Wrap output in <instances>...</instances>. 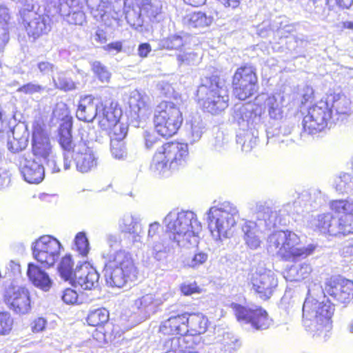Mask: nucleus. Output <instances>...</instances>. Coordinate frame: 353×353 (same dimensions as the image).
Instances as JSON below:
<instances>
[{
  "label": "nucleus",
  "instance_id": "obj_1",
  "mask_svg": "<svg viewBox=\"0 0 353 353\" xmlns=\"http://www.w3.org/2000/svg\"><path fill=\"white\" fill-rule=\"evenodd\" d=\"M327 293L335 301L348 303L353 299V281L341 276L327 279L325 288L318 284L308 287V296L303 304V321L305 327L313 336L326 339L332 329L331 317L334 307L329 301H320L316 297H322Z\"/></svg>",
  "mask_w": 353,
  "mask_h": 353
},
{
  "label": "nucleus",
  "instance_id": "obj_2",
  "mask_svg": "<svg viewBox=\"0 0 353 353\" xmlns=\"http://www.w3.org/2000/svg\"><path fill=\"white\" fill-rule=\"evenodd\" d=\"M163 224L176 245L189 248L198 244L202 226L192 211L173 210L165 216Z\"/></svg>",
  "mask_w": 353,
  "mask_h": 353
},
{
  "label": "nucleus",
  "instance_id": "obj_3",
  "mask_svg": "<svg viewBox=\"0 0 353 353\" xmlns=\"http://www.w3.org/2000/svg\"><path fill=\"white\" fill-rule=\"evenodd\" d=\"M315 248L312 244L302 245L300 237L290 230L272 232L267 240L268 252L288 261H296L306 258L314 252Z\"/></svg>",
  "mask_w": 353,
  "mask_h": 353
},
{
  "label": "nucleus",
  "instance_id": "obj_4",
  "mask_svg": "<svg viewBox=\"0 0 353 353\" xmlns=\"http://www.w3.org/2000/svg\"><path fill=\"white\" fill-rule=\"evenodd\" d=\"M234 119L243 130L236 137V142L245 152H250L258 142V128L261 125V110L253 104L236 105Z\"/></svg>",
  "mask_w": 353,
  "mask_h": 353
},
{
  "label": "nucleus",
  "instance_id": "obj_5",
  "mask_svg": "<svg viewBox=\"0 0 353 353\" xmlns=\"http://www.w3.org/2000/svg\"><path fill=\"white\" fill-rule=\"evenodd\" d=\"M208 228L213 239L221 241L230 237L239 218L237 207L224 201L212 206L207 212Z\"/></svg>",
  "mask_w": 353,
  "mask_h": 353
},
{
  "label": "nucleus",
  "instance_id": "obj_6",
  "mask_svg": "<svg viewBox=\"0 0 353 353\" xmlns=\"http://www.w3.org/2000/svg\"><path fill=\"white\" fill-rule=\"evenodd\" d=\"M188 145L171 142L162 145L154 155L150 168L159 175L183 167L188 158Z\"/></svg>",
  "mask_w": 353,
  "mask_h": 353
},
{
  "label": "nucleus",
  "instance_id": "obj_7",
  "mask_svg": "<svg viewBox=\"0 0 353 353\" xmlns=\"http://www.w3.org/2000/svg\"><path fill=\"white\" fill-rule=\"evenodd\" d=\"M197 97L203 108L212 114H218L228 106L229 96L223 80L217 76L205 77L197 90Z\"/></svg>",
  "mask_w": 353,
  "mask_h": 353
},
{
  "label": "nucleus",
  "instance_id": "obj_8",
  "mask_svg": "<svg viewBox=\"0 0 353 353\" xmlns=\"http://www.w3.org/2000/svg\"><path fill=\"white\" fill-rule=\"evenodd\" d=\"M181 104L176 101H164L157 107L154 123L157 132L163 137L175 134L183 123Z\"/></svg>",
  "mask_w": 353,
  "mask_h": 353
},
{
  "label": "nucleus",
  "instance_id": "obj_9",
  "mask_svg": "<svg viewBox=\"0 0 353 353\" xmlns=\"http://www.w3.org/2000/svg\"><path fill=\"white\" fill-rule=\"evenodd\" d=\"M32 4L27 3L20 10V21L28 36L35 41L51 30V19L48 14L36 12Z\"/></svg>",
  "mask_w": 353,
  "mask_h": 353
},
{
  "label": "nucleus",
  "instance_id": "obj_10",
  "mask_svg": "<svg viewBox=\"0 0 353 353\" xmlns=\"http://www.w3.org/2000/svg\"><path fill=\"white\" fill-rule=\"evenodd\" d=\"M329 121L336 123L339 118H335L332 110L328 108L327 102L321 99L308 109L307 114L303 119V128L308 134H316L323 130Z\"/></svg>",
  "mask_w": 353,
  "mask_h": 353
},
{
  "label": "nucleus",
  "instance_id": "obj_11",
  "mask_svg": "<svg viewBox=\"0 0 353 353\" xmlns=\"http://www.w3.org/2000/svg\"><path fill=\"white\" fill-rule=\"evenodd\" d=\"M332 210L345 213L341 217L332 215L329 234L331 236L347 235L353 233V200H336L330 204Z\"/></svg>",
  "mask_w": 353,
  "mask_h": 353
},
{
  "label": "nucleus",
  "instance_id": "obj_12",
  "mask_svg": "<svg viewBox=\"0 0 353 353\" xmlns=\"http://www.w3.org/2000/svg\"><path fill=\"white\" fill-rule=\"evenodd\" d=\"M60 249V242L48 235L41 236L32 245L33 257L46 268L54 265L59 258Z\"/></svg>",
  "mask_w": 353,
  "mask_h": 353
},
{
  "label": "nucleus",
  "instance_id": "obj_13",
  "mask_svg": "<svg viewBox=\"0 0 353 353\" xmlns=\"http://www.w3.org/2000/svg\"><path fill=\"white\" fill-rule=\"evenodd\" d=\"M252 290L263 300L269 299L278 286L276 274L259 264L250 277Z\"/></svg>",
  "mask_w": 353,
  "mask_h": 353
},
{
  "label": "nucleus",
  "instance_id": "obj_14",
  "mask_svg": "<svg viewBox=\"0 0 353 353\" xmlns=\"http://www.w3.org/2000/svg\"><path fill=\"white\" fill-rule=\"evenodd\" d=\"M3 300L14 313L25 315L31 311L30 292L24 285L11 283L6 288Z\"/></svg>",
  "mask_w": 353,
  "mask_h": 353
},
{
  "label": "nucleus",
  "instance_id": "obj_15",
  "mask_svg": "<svg viewBox=\"0 0 353 353\" xmlns=\"http://www.w3.org/2000/svg\"><path fill=\"white\" fill-rule=\"evenodd\" d=\"M257 77L251 65H245L238 68L232 80L234 94L240 100H245L256 91Z\"/></svg>",
  "mask_w": 353,
  "mask_h": 353
},
{
  "label": "nucleus",
  "instance_id": "obj_16",
  "mask_svg": "<svg viewBox=\"0 0 353 353\" xmlns=\"http://www.w3.org/2000/svg\"><path fill=\"white\" fill-rule=\"evenodd\" d=\"M32 152L37 159L46 162V166L52 173L59 172L49 138L39 128L34 129L32 132Z\"/></svg>",
  "mask_w": 353,
  "mask_h": 353
},
{
  "label": "nucleus",
  "instance_id": "obj_17",
  "mask_svg": "<svg viewBox=\"0 0 353 353\" xmlns=\"http://www.w3.org/2000/svg\"><path fill=\"white\" fill-rule=\"evenodd\" d=\"M172 296V294L170 292H166L162 294H145L134 300L131 307L134 314L141 319L145 320L155 314L163 303Z\"/></svg>",
  "mask_w": 353,
  "mask_h": 353
},
{
  "label": "nucleus",
  "instance_id": "obj_18",
  "mask_svg": "<svg viewBox=\"0 0 353 353\" xmlns=\"http://www.w3.org/2000/svg\"><path fill=\"white\" fill-rule=\"evenodd\" d=\"M231 307L239 321L250 323L256 330H266L271 324L267 312L261 307L247 308L236 303H232Z\"/></svg>",
  "mask_w": 353,
  "mask_h": 353
},
{
  "label": "nucleus",
  "instance_id": "obj_19",
  "mask_svg": "<svg viewBox=\"0 0 353 353\" xmlns=\"http://www.w3.org/2000/svg\"><path fill=\"white\" fill-rule=\"evenodd\" d=\"M296 201L293 203H288L283 205L282 208L279 211L273 210L270 207L264 204H259L256 206V218L258 220L263 221L265 226L268 229L276 227L278 225H282V220L279 216V214L282 212L287 214H294L299 212L296 206Z\"/></svg>",
  "mask_w": 353,
  "mask_h": 353
},
{
  "label": "nucleus",
  "instance_id": "obj_20",
  "mask_svg": "<svg viewBox=\"0 0 353 353\" xmlns=\"http://www.w3.org/2000/svg\"><path fill=\"white\" fill-rule=\"evenodd\" d=\"M19 169L23 179L29 183L38 184L44 179L45 172L42 162L37 161L29 154L19 157Z\"/></svg>",
  "mask_w": 353,
  "mask_h": 353
},
{
  "label": "nucleus",
  "instance_id": "obj_21",
  "mask_svg": "<svg viewBox=\"0 0 353 353\" xmlns=\"http://www.w3.org/2000/svg\"><path fill=\"white\" fill-rule=\"evenodd\" d=\"M74 153L76 168L80 172L86 173L97 167V157L85 141L75 145Z\"/></svg>",
  "mask_w": 353,
  "mask_h": 353
},
{
  "label": "nucleus",
  "instance_id": "obj_22",
  "mask_svg": "<svg viewBox=\"0 0 353 353\" xmlns=\"http://www.w3.org/2000/svg\"><path fill=\"white\" fill-rule=\"evenodd\" d=\"M99 279V274L97 270L88 263H84L79 267L77 266L76 274L72 283L83 290H91L98 287Z\"/></svg>",
  "mask_w": 353,
  "mask_h": 353
},
{
  "label": "nucleus",
  "instance_id": "obj_23",
  "mask_svg": "<svg viewBox=\"0 0 353 353\" xmlns=\"http://www.w3.org/2000/svg\"><path fill=\"white\" fill-rule=\"evenodd\" d=\"M121 114V110L118 108L117 103L101 102L97 117L99 127L104 131H108L119 121Z\"/></svg>",
  "mask_w": 353,
  "mask_h": 353
},
{
  "label": "nucleus",
  "instance_id": "obj_24",
  "mask_svg": "<svg viewBox=\"0 0 353 353\" xmlns=\"http://www.w3.org/2000/svg\"><path fill=\"white\" fill-rule=\"evenodd\" d=\"M148 244L149 251L157 261L165 260L168 254L174 249L176 242L167 231L159 236L158 239L151 241Z\"/></svg>",
  "mask_w": 353,
  "mask_h": 353
},
{
  "label": "nucleus",
  "instance_id": "obj_25",
  "mask_svg": "<svg viewBox=\"0 0 353 353\" xmlns=\"http://www.w3.org/2000/svg\"><path fill=\"white\" fill-rule=\"evenodd\" d=\"M101 101L91 94L80 98L76 115L78 119L92 122L98 117Z\"/></svg>",
  "mask_w": 353,
  "mask_h": 353
},
{
  "label": "nucleus",
  "instance_id": "obj_26",
  "mask_svg": "<svg viewBox=\"0 0 353 353\" xmlns=\"http://www.w3.org/2000/svg\"><path fill=\"white\" fill-rule=\"evenodd\" d=\"M141 219L136 214L125 213L120 217L118 221L119 230L123 233L131 235L134 243H141Z\"/></svg>",
  "mask_w": 353,
  "mask_h": 353
},
{
  "label": "nucleus",
  "instance_id": "obj_27",
  "mask_svg": "<svg viewBox=\"0 0 353 353\" xmlns=\"http://www.w3.org/2000/svg\"><path fill=\"white\" fill-rule=\"evenodd\" d=\"M103 258L105 259L104 268L137 270L131 254L124 250L110 251L104 255Z\"/></svg>",
  "mask_w": 353,
  "mask_h": 353
},
{
  "label": "nucleus",
  "instance_id": "obj_28",
  "mask_svg": "<svg viewBox=\"0 0 353 353\" xmlns=\"http://www.w3.org/2000/svg\"><path fill=\"white\" fill-rule=\"evenodd\" d=\"M104 276L107 284L112 288H123L129 281L137 279V270L103 268Z\"/></svg>",
  "mask_w": 353,
  "mask_h": 353
},
{
  "label": "nucleus",
  "instance_id": "obj_29",
  "mask_svg": "<svg viewBox=\"0 0 353 353\" xmlns=\"http://www.w3.org/2000/svg\"><path fill=\"white\" fill-rule=\"evenodd\" d=\"M54 13L63 17L70 24L82 26L85 21V16L80 10L79 3H74L69 1L62 3L54 10Z\"/></svg>",
  "mask_w": 353,
  "mask_h": 353
},
{
  "label": "nucleus",
  "instance_id": "obj_30",
  "mask_svg": "<svg viewBox=\"0 0 353 353\" xmlns=\"http://www.w3.org/2000/svg\"><path fill=\"white\" fill-rule=\"evenodd\" d=\"M128 104L132 113L137 118L143 119L150 113L149 97L137 90L130 92Z\"/></svg>",
  "mask_w": 353,
  "mask_h": 353
},
{
  "label": "nucleus",
  "instance_id": "obj_31",
  "mask_svg": "<svg viewBox=\"0 0 353 353\" xmlns=\"http://www.w3.org/2000/svg\"><path fill=\"white\" fill-rule=\"evenodd\" d=\"M27 276L34 287L44 292L49 291L52 285V281L48 274L34 263H28Z\"/></svg>",
  "mask_w": 353,
  "mask_h": 353
},
{
  "label": "nucleus",
  "instance_id": "obj_32",
  "mask_svg": "<svg viewBox=\"0 0 353 353\" xmlns=\"http://www.w3.org/2000/svg\"><path fill=\"white\" fill-rule=\"evenodd\" d=\"M123 9L126 21L130 26L136 30L141 28L144 22L141 1L125 0Z\"/></svg>",
  "mask_w": 353,
  "mask_h": 353
},
{
  "label": "nucleus",
  "instance_id": "obj_33",
  "mask_svg": "<svg viewBox=\"0 0 353 353\" xmlns=\"http://www.w3.org/2000/svg\"><path fill=\"white\" fill-rule=\"evenodd\" d=\"M327 107L332 110L335 118L340 119L341 116L349 114L351 112V101L345 95L341 94H331L324 99Z\"/></svg>",
  "mask_w": 353,
  "mask_h": 353
},
{
  "label": "nucleus",
  "instance_id": "obj_34",
  "mask_svg": "<svg viewBox=\"0 0 353 353\" xmlns=\"http://www.w3.org/2000/svg\"><path fill=\"white\" fill-rule=\"evenodd\" d=\"M183 321L185 316L183 314L171 316L161 323L159 332L164 335H183L188 333L187 326Z\"/></svg>",
  "mask_w": 353,
  "mask_h": 353
},
{
  "label": "nucleus",
  "instance_id": "obj_35",
  "mask_svg": "<svg viewBox=\"0 0 353 353\" xmlns=\"http://www.w3.org/2000/svg\"><path fill=\"white\" fill-rule=\"evenodd\" d=\"M12 139L8 143V149L12 152H19L28 145L29 133L23 124L15 125L12 131Z\"/></svg>",
  "mask_w": 353,
  "mask_h": 353
},
{
  "label": "nucleus",
  "instance_id": "obj_36",
  "mask_svg": "<svg viewBox=\"0 0 353 353\" xmlns=\"http://www.w3.org/2000/svg\"><path fill=\"white\" fill-rule=\"evenodd\" d=\"M185 316L184 324L187 326L188 333L191 335L201 334L205 332L208 320L201 313L183 314Z\"/></svg>",
  "mask_w": 353,
  "mask_h": 353
},
{
  "label": "nucleus",
  "instance_id": "obj_37",
  "mask_svg": "<svg viewBox=\"0 0 353 353\" xmlns=\"http://www.w3.org/2000/svg\"><path fill=\"white\" fill-rule=\"evenodd\" d=\"M190 44V36L183 32L169 34L160 41V46L165 49L181 51Z\"/></svg>",
  "mask_w": 353,
  "mask_h": 353
},
{
  "label": "nucleus",
  "instance_id": "obj_38",
  "mask_svg": "<svg viewBox=\"0 0 353 353\" xmlns=\"http://www.w3.org/2000/svg\"><path fill=\"white\" fill-rule=\"evenodd\" d=\"M285 98L281 94L269 97L265 101V108L272 119H281L284 114Z\"/></svg>",
  "mask_w": 353,
  "mask_h": 353
},
{
  "label": "nucleus",
  "instance_id": "obj_39",
  "mask_svg": "<svg viewBox=\"0 0 353 353\" xmlns=\"http://www.w3.org/2000/svg\"><path fill=\"white\" fill-rule=\"evenodd\" d=\"M213 21V17L202 12H193L186 14L182 19L183 26L188 28H203L209 26Z\"/></svg>",
  "mask_w": 353,
  "mask_h": 353
},
{
  "label": "nucleus",
  "instance_id": "obj_40",
  "mask_svg": "<svg viewBox=\"0 0 353 353\" xmlns=\"http://www.w3.org/2000/svg\"><path fill=\"white\" fill-rule=\"evenodd\" d=\"M244 240L246 245L252 250H256L261 246V241L258 235L256 223L254 221H246L242 225Z\"/></svg>",
  "mask_w": 353,
  "mask_h": 353
},
{
  "label": "nucleus",
  "instance_id": "obj_41",
  "mask_svg": "<svg viewBox=\"0 0 353 353\" xmlns=\"http://www.w3.org/2000/svg\"><path fill=\"white\" fill-rule=\"evenodd\" d=\"M72 126V122L69 119H65L59 126V142L63 150L68 152H74L75 149L71 134Z\"/></svg>",
  "mask_w": 353,
  "mask_h": 353
},
{
  "label": "nucleus",
  "instance_id": "obj_42",
  "mask_svg": "<svg viewBox=\"0 0 353 353\" xmlns=\"http://www.w3.org/2000/svg\"><path fill=\"white\" fill-rule=\"evenodd\" d=\"M10 16L8 9L0 5V52L9 41V21Z\"/></svg>",
  "mask_w": 353,
  "mask_h": 353
},
{
  "label": "nucleus",
  "instance_id": "obj_43",
  "mask_svg": "<svg viewBox=\"0 0 353 353\" xmlns=\"http://www.w3.org/2000/svg\"><path fill=\"white\" fill-rule=\"evenodd\" d=\"M163 3L160 0H148L143 4V10L152 21H160L163 18Z\"/></svg>",
  "mask_w": 353,
  "mask_h": 353
},
{
  "label": "nucleus",
  "instance_id": "obj_44",
  "mask_svg": "<svg viewBox=\"0 0 353 353\" xmlns=\"http://www.w3.org/2000/svg\"><path fill=\"white\" fill-rule=\"evenodd\" d=\"M312 270L310 265L306 263L294 265L287 272L286 279L290 281H301L307 278L312 272Z\"/></svg>",
  "mask_w": 353,
  "mask_h": 353
},
{
  "label": "nucleus",
  "instance_id": "obj_45",
  "mask_svg": "<svg viewBox=\"0 0 353 353\" xmlns=\"http://www.w3.org/2000/svg\"><path fill=\"white\" fill-rule=\"evenodd\" d=\"M219 343L222 353H234L241 345L237 337L229 332H224L219 336Z\"/></svg>",
  "mask_w": 353,
  "mask_h": 353
},
{
  "label": "nucleus",
  "instance_id": "obj_46",
  "mask_svg": "<svg viewBox=\"0 0 353 353\" xmlns=\"http://www.w3.org/2000/svg\"><path fill=\"white\" fill-rule=\"evenodd\" d=\"M109 319V312L103 307L91 310L88 316L87 322L90 326H100L107 323Z\"/></svg>",
  "mask_w": 353,
  "mask_h": 353
},
{
  "label": "nucleus",
  "instance_id": "obj_47",
  "mask_svg": "<svg viewBox=\"0 0 353 353\" xmlns=\"http://www.w3.org/2000/svg\"><path fill=\"white\" fill-rule=\"evenodd\" d=\"M59 272L62 279L72 283L76 274V269H73V261L70 256H64L59 264Z\"/></svg>",
  "mask_w": 353,
  "mask_h": 353
},
{
  "label": "nucleus",
  "instance_id": "obj_48",
  "mask_svg": "<svg viewBox=\"0 0 353 353\" xmlns=\"http://www.w3.org/2000/svg\"><path fill=\"white\" fill-rule=\"evenodd\" d=\"M334 185L340 193H348L353 188V178L350 174L341 172L334 179Z\"/></svg>",
  "mask_w": 353,
  "mask_h": 353
},
{
  "label": "nucleus",
  "instance_id": "obj_49",
  "mask_svg": "<svg viewBox=\"0 0 353 353\" xmlns=\"http://www.w3.org/2000/svg\"><path fill=\"white\" fill-rule=\"evenodd\" d=\"M92 16L97 20L102 19L109 7L108 0H86Z\"/></svg>",
  "mask_w": 353,
  "mask_h": 353
},
{
  "label": "nucleus",
  "instance_id": "obj_50",
  "mask_svg": "<svg viewBox=\"0 0 353 353\" xmlns=\"http://www.w3.org/2000/svg\"><path fill=\"white\" fill-rule=\"evenodd\" d=\"M332 218V215L329 213L320 214L312 221V225L320 232L329 234Z\"/></svg>",
  "mask_w": 353,
  "mask_h": 353
},
{
  "label": "nucleus",
  "instance_id": "obj_51",
  "mask_svg": "<svg viewBox=\"0 0 353 353\" xmlns=\"http://www.w3.org/2000/svg\"><path fill=\"white\" fill-rule=\"evenodd\" d=\"M91 69L94 74L101 82H109L111 77V73L108 68L103 65L100 61H94L90 62Z\"/></svg>",
  "mask_w": 353,
  "mask_h": 353
},
{
  "label": "nucleus",
  "instance_id": "obj_52",
  "mask_svg": "<svg viewBox=\"0 0 353 353\" xmlns=\"http://www.w3.org/2000/svg\"><path fill=\"white\" fill-rule=\"evenodd\" d=\"M74 249L80 255L85 256L90 250L89 242L84 232H79L74 238Z\"/></svg>",
  "mask_w": 353,
  "mask_h": 353
},
{
  "label": "nucleus",
  "instance_id": "obj_53",
  "mask_svg": "<svg viewBox=\"0 0 353 353\" xmlns=\"http://www.w3.org/2000/svg\"><path fill=\"white\" fill-rule=\"evenodd\" d=\"M110 152L113 158L119 160L125 159L127 157V150L123 141L111 139Z\"/></svg>",
  "mask_w": 353,
  "mask_h": 353
},
{
  "label": "nucleus",
  "instance_id": "obj_54",
  "mask_svg": "<svg viewBox=\"0 0 353 353\" xmlns=\"http://www.w3.org/2000/svg\"><path fill=\"white\" fill-rule=\"evenodd\" d=\"M52 79L55 87L59 90L70 91L76 89L75 83L70 78L66 77L63 72L59 73L57 77H53Z\"/></svg>",
  "mask_w": 353,
  "mask_h": 353
},
{
  "label": "nucleus",
  "instance_id": "obj_55",
  "mask_svg": "<svg viewBox=\"0 0 353 353\" xmlns=\"http://www.w3.org/2000/svg\"><path fill=\"white\" fill-rule=\"evenodd\" d=\"M190 126V133L193 142L198 141L202 135L203 125L199 116H194L188 122Z\"/></svg>",
  "mask_w": 353,
  "mask_h": 353
},
{
  "label": "nucleus",
  "instance_id": "obj_56",
  "mask_svg": "<svg viewBox=\"0 0 353 353\" xmlns=\"http://www.w3.org/2000/svg\"><path fill=\"white\" fill-rule=\"evenodd\" d=\"M108 132H110L109 134L110 140L115 139L118 141H123L127 134L128 127L125 124L120 123L119 121L115 125H113L112 128Z\"/></svg>",
  "mask_w": 353,
  "mask_h": 353
},
{
  "label": "nucleus",
  "instance_id": "obj_57",
  "mask_svg": "<svg viewBox=\"0 0 353 353\" xmlns=\"http://www.w3.org/2000/svg\"><path fill=\"white\" fill-rule=\"evenodd\" d=\"M13 318L8 312H0V335H7L12 330Z\"/></svg>",
  "mask_w": 353,
  "mask_h": 353
},
{
  "label": "nucleus",
  "instance_id": "obj_58",
  "mask_svg": "<svg viewBox=\"0 0 353 353\" xmlns=\"http://www.w3.org/2000/svg\"><path fill=\"white\" fill-rule=\"evenodd\" d=\"M196 57L197 54L191 51L188 46L183 48L176 55V59L180 65L192 64L196 61Z\"/></svg>",
  "mask_w": 353,
  "mask_h": 353
},
{
  "label": "nucleus",
  "instance_id": "obj_59",
  "mask_svg": "<svg viewBox=\"0 0 353 353\" xmlns=\"http://www.w3.org/2000/svg\"><path fill=\"white\" fill-rule=\"evenodd\" d=\"M45 88L39 83L34 82H29L17 89L18 92H21L25 94H34L37 93H41L44 91Z\"/></svg>",
  "mask_w": 353,
  "mask_h": 353
},
{
  "label": "nucleus",
  "instance_id": "obj_60",
  "mask_svg": "<svg viewBox=\"0 0 353 353\" xmlns=\"http://www.w3.org/2000/svg\"><path fill=\"white\" fill-rule=\"evenodd\" d=\"M38 72L43 76L51 75L57 68L51 62L48 61H38L36 65Z\"/></svg>",
  "mask_w": 353,
  "mask_h": 353
},
{
  "label": "nucleus",
  "instance_id": "obj_61",
  "mask_svg": "<svg viewBox=\"0 0 353 353\" xmlns=\"http://www.w3.org/2000/svg\"><path fill=\"white\" fill-rule=\"evenodd\" d=\"M229 141L223 133H219L215 137L214 143H213L214 149L219 152L226 150L228 148Z\"/></svg>",
  "mask_w": 353,
  "mask_h": 353
},
{
  "label": "nucleus",
  "instance_id": "obj_62",
  "mask_svg": "<svg viewBox=\"0 0 353 353\" xmlns=\"http://www.w3.org/2000/svg\"><path fill=\"white\" fill-rule=\"evenodd\" d=\"M160 228L161 225L159 222L155 221L149 225L147 235V243L158 239L159 236H158V233Z\"/></svg>",
  "mask_w": 353,
  "mask_h": 353
},
{
  "label": "nucleus",
  "instance_id": "obj_63",
  "mask_svg": "<svg viewBox=\"0 0 353 353\" xmlns=\"http://www.w3.org/2000/svg\"><path fill=\"white\" fill-rule=\"evenodd\" d=\"M62 299L65 303L72 305L77 303L78 294L74 290L68 288L63 291Z\"/></svg>",
  "mask_w": 353,
  "mask_h": 353
},
{
  "label": "nucleus",
  "instance_id": "obj_64",
  "mask_svg": "<svg viewBox=\"0 0 353 353\" xmlns=\"http://www.w3.org/2000/svg\"><path fill=\"white\" fill-rule=\"evenodd\" d=\"M208 259V254L204 252H199L195 254L190 262L189 265L192 268H196L203 263H204Z\"/></svg>",
  "mask_w": 353,
  "mask_h": 353
}]
</instances>
